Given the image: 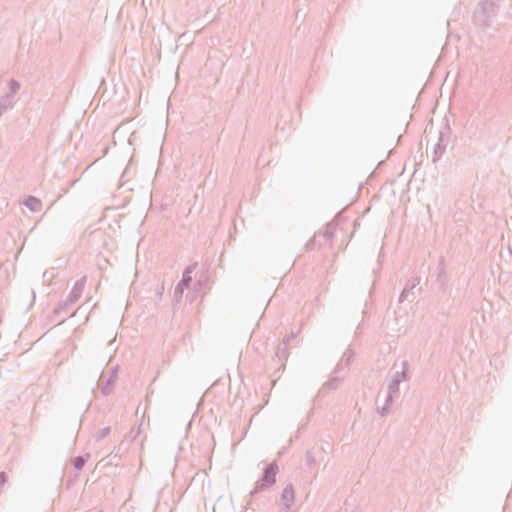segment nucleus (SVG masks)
I'll use <instances>...</instances> for the list:
<instances>
[{"label": "nucleus", "instance_id": "dca6fc26", "mask_svg": "<svg viewBox=\"0 0 512 512\" xmlns=\"http://www.w3.org/2000/svg\"><path fill=\"white\" fill-rule=\"evenodd\" d=\"M114 384H115V379L112 377H108L103 382L102 386L100 387L102 395H104V396L110 395L111 392L113 391Z\"/></svg>", "mask_w": 512, "mask_h": 512}, {"label": "nucleus", "instance_id": "f257e3e1", "mask_svg": "<svg viewBox=\"0 0 512 512\" xmlns=\"http://www.w3.org/2000/svg\"><path fill=\"white\" fill-rule=\"evenodd\" d=\"M87 277L83 276L82 278L78 279L74 286L72 287V290L67 295L66 299L62 302H59L58 305L53 309L52 314L48 316V320L53 323L54 318L58 316H63L62 319L56 323L54 326H58L63 324L69 316L67 315L68 310L80 299L85 285H86ZM74 314L70 315L72 317Z\"/></svg>", "mask_w": 512, "mask_h": 512}, {"label": "nucleus", "instance_id": "f03ea898", "mask_svg": "<svg viewBox=\"0 0 512 512\" xmlns=\"http://www.w3.org/2000/svg\"><path fill=\"white\" fill-rule=\"evenodd\" d=\"M278 473L279 467L276 460L272 461L271 463L265 466L261 477L257 480L254 488L249 493L250 499L247 500V505L251 503L252 496H254L257 493L267 491L275 485Z\"/></svg>", "mask_w": 512, "mask_h": 512}, {"label": "nucleus", "instance_id": "6ab92c4d", "mask_svg": "<svg viewBox=\"0 0 512 512\" xmlns=\"http://www.w3.org/2000/svg\"><path fill=\"white\" fill-rule=\"evenodd\" d=\"M305 463L309 468H313L316 465V457L312 450H307L305 455Z\"/></svg>", "mask_w": 512, "mask_h": 512}, {"label": "nucleus", "instance_id": "cd10ccee", "mask_svg": "<svg viewBox=\"0 0 512 512\" xmlns=\"http://www.w3.org/2000/svg\"><path fill=\"white\" fill-rule=\"evenodd\" d=\"M281 506H282V508H281L282 512H290V509L293 506V504L287 503V504H281Z\"/></svg>", "mask_w": 512, "mask_h": 512}, {"label": "nucleus", "instance_id": "aec40b11", "mask_svg": "<svg viewBox=\"0 0 512 512\" xmlns=\"http://www.w3.org/2000/svg\"><path fill=\"white\" fill-rule=\"evenodd\" d=\"M197 265H198L197 262H195V263H192L189 266H187L185 268V270L183 271L182 277H184V278L187 277V279L192 280L191 274L196 269Z\"/></svg>", "mask_w": 512, "mask_h": 512}, {"label": "nucleus", "instance_id": "5701e85b", "mask_svg": "<svg viewBox=\"0 0 512 512\" xmlns=\"http://www.w3.org/2000/svg\"><path fill=\"white\" fill-rule=\"evenodd\" d=\"M11 106V101L5 100L3 97L0 100V117L4 110H7Z\"/></svg>", "mask_w": 512, "mask_h": 512}, {"label": "nucleus", "instance_id": "f8f14e48", "mask_svg": "<svg viewBox=\"0 0 512 512\" xmlns=\"http://www.w3.org/2000/svg\"><path fill=\"white\" fill-rule=\"evenodd\" d=\"M23 203L32 212H38L42 208L41 200L35 196H28Z\"/></svg>", "mask_w": 512, "mask_h": 512}, {"label": "nucleus", "instance_id": "0eeeda50", "mask_svg": "<svg viewBox=\"0 0 512 512\" xmlns=\"http://www.w3.org/2000/svg\"><path fill=\"white\" fill-rule=\"evenodd\" d=\"M343 381V378L338 376H333L329 380H327L322 387L318 391V396L324 397L326 396L330 391L336 390L339 386V384Z\"/></svg>", "mask_w": 512, "mask_h": 512}, {"label": "nucleus", "instance_id": "7c9ffc66", "mask_svg": "<svg viewBox=\"0 0 512 512\" xmlns=\"http://www.w3.org/2000/svg\"><path fill=\"white\" fill-rule=\"evenodd\" d=\"M31 295H32V304L34 303L35 301V291L34 290H31Z\"/></svg>", "mask_w": 512, "mask_h": 512}, {"label": "nucleus", "instance_id": "a878e982", "mask_svg": "<svg viewBox=\"0 0 512 512\" xmlns=\"http://www.w3.org/2000/svg\"><path fill=\"white\" fill-rule=\"evenodd\" d=\"M393 397H394L393 395H390L387 393L384 405H389V407L391 408V406L393 404Z\"/></svg>", "mask_w": 512, "mask_h": 512}, {"label": "nucleus", "instance_id": "412c9836", "mask_svg": "<svg viewBox=\"0 0 512 512\" xmlns=\"http://www.w3.org/2000/svg\"><path fill=\"white\" fill-rule=\"evenodd\" d=\"M110 433V427H104L102 428L101 430H99L96 435H95V439L96 441H101L103 440L105 437H107Z\"/></svg>", "mask_w": 512, "mask_h": 512}, {"label": "nucleus", "instance_id": "b1692460", "mask_svg": "<svg viewBox=\"0 0 512 512\" xmlns=\"http://www.w3.org/2000/svg\"><path fill=\"white\" fill-rule=\"evenodd\" d=\"M377 411L381 416H385L389 413L390 407L389 405H383L382 407L378 408Z\"/></svg>", "mask_w": 512, "mask_h": 512}, {"label": "nucleus", "instance_id": "ddd939ff", "mask_svg": "<svg viewBox=\"0 0 512 512\" xmlns=\"http://www.w3.org/2000/svg\"><path fill=\"white\" fill-rule=\"evenodd\" d=\"M402 370L395 372L393 375L392 380H399V383L403 381L409 380L408 370H409V363L406 360H403L402 363Z\"/></svg>", "mask_w": 512, "mask_h": 512}, {"label": "nucleus", "instance_id": "a211bd4d", "mask_svg": "<svg viewBox=\"0 0 512 512\" xmlns=\"http://www.w3.org/2000/svg\"><path fill=\"white\" fill-rule=\"evenodd\" d=\"M399 386V380H391L387 388V393L393 396H398L400 392Z\"/></svg>", "mask_w": 512, "mask_h": 512}, {"label": "nucleus", "instance_id": "393cba45", "mask_svg": "<svg viewBox=\"0 0 512 512\" xmlns=\"http://www.w3.org/2000/svg\"><path fill=\"white\" fill-rule=\"evenodd\" d=\"M295 337H296V335H295L294 333H291L290 335H286V336L283 338V340H282L281 344H282V345L287 346V344H288V343H289L293 338H295Z\"/></svg>", "mask_w": 512, "mask_h": 512}, {"label": "nucleus", "instance_id": "39448f33", "mask_svg": "<svg viewBox=\"0 0 512 512\" xmlns=\"http://www.w3.org/2000/svg\"><path fill=\"white\" fill-rule=\"evenodd\" d=\"M450 134H451V130H450L449 125L447 124L445 126V128L442 131H440V133H439L438 142L436 143L434 150H433V158H432L433 163L440 160L441 157L443 156V154L445 153V150L450 141Z\"/></svg>", "mask_w": 512, "mask_h": 512}, {"label": "nucleus", "instance_id": "f3484780", "mask_svg": "<svg viewBox=\"0 0 512 512\" xmlns=\"http://www.w3.org/2000/svg\"><path fill=\"white\" fill-rule=\"evenodd\" d=\"M89 457H90V455L86 454L85 456L80 455V456L73 458L72 465H73L74 469L81 470L84 467V465L87 462V459Z\"/></svg>", "mask_w": 512, "mask_h": 512}, {"label": "nucleus", "instance_id": "2eb2a0df", "mask_svg": "<svg viewBox=\"0 0 512 512\" xmlns=\"http://www.w3.org/2000/svg\"><path fill=\"white\" fill-rule=\"evenodd\" d=\"M8 86H9V93L3 98L7 101L12 102V99L14 98V96L17 94V92L20 89V83L15 79H10Z\"/></svg>", "mask_w": 512, "mask_h": 512}, {"label": "nucleus", "instance_id": "4468645a", "mask_svg": "<svg viewBox=\"0 0 512 512\" xmlns=\"http://www.w3.org/2000/svg\"><path fill=\"white\" fill-rule=\"evenodd\" d=\"M289 357V349L287 346L279 344L277 351L274 356V360L277 358L279 361H283L281 364L282 367H285V362L287 361Z\"/></svg>", "mask_w": 512, "mask_h": 512}, {"label": "nucleus", "instance_id": "423d86ee", "mask_svg": "<svg viewBox=\"0 0 512 512\" xmlns=\"http://www.w3.org/2000/svg\"><path fill=\"white\" fill-rule=\"evenodd\" d=\"M437 282L439 284V289L441 291H445L447 284H448V278H447V272H446V266H445V259L444 257H440L437 268Z\"/></svg>", "mask_w": 512, "mask_h": 512}, {"label": "nucleus", "instance_id": "9b49d317", "mask_svg": "<svg viewBox=\"0 0 512 512\" xmlns=\"http://www.w3.org/2000/svg\"><path fill=\"white\" fill-rule=\"evenodd\" d=\"M420 280H421V278H420L419 276H416V277H414V278H412V279H410V280H408V281H407V283H406V285H405L404 289L402 290V292H401V294H400V296H399V302H401V303H402V302H404V301L407 299V297H408L409 293H410V292H411V291H412V290H413L417 285H419V284H420Z\"/></svg>", "mask_w": 512, "mask_h": 512}, {"label": "nucleus", "instance_id": "c85d7f7f", "mask_svg": "<svg viewBox=\"0 0 512 512\" xmlns=\"http://www.w3.org/2000/svg\"><path fill=\"white\" fill-rule=\"evenodd\" d=\"M117 370H118V367H113L111 370H110V375L109 377H112V378H116V373H117Z\"/></svg>", "mask_w": 512, "mask_h": 512}, {"label": "nucleus", "instance_id": "bb28decb", "mask_svg": "<svg viewBox=\"0 0 512 512\" xmlns=\"http://www.w3.org/2000/svg\"><path fill=\"white\" fill-rule=\"evenodd\" d=\"M139 427H141V425ZM139 432H140V428H138L137 431L132 430L130 432L129 437L131 438V441H134L137 438V436L139 435Z\"/></svg>", "mask_w": 512, "mask_h": 512}, {"label": "nucleus", "instance_id": "c756f323", "mask_svg": "<svg viewBox=\"0 0 512 512\" xmlns=\"http://www.w3.org/2000/svg\"><path fill=\"white\" fill-rule=\"evenodd\" d=\"M202 278H203V276H201V277L197 280V282H196V285H197V286H201V284H202Z\"/></svg>", "mask_w": 512, "mask_h": 512}, {"label": "nucleus", "instance_id": "20e7f679", "mask_svg": "<svg viewBox=\"0 0 512 512\" xmlns=\"http://www.w3.org/2000/svg\"><path fill=\"white\" fill-rule=\"evenodd\" d=\"M335 227V224L329 223L324 231L315 232L314 236L306 243V249L315 250L327 243L331 246Z\"/></svg>", "mask_w": 512, "mask_h": 512}, {"label": "nucleus", "instance_id": "1a4fd4ad", "mask_svg": "<svg viewBox=\"0 0 512 512\" xmlns=\"http://www.w3.org/2000/svg\"><path fill=\"white\" fill-rule=\"evenodd\" d=\"M191 282L192 280L187 279V277H182V279L178 282L173 293V301L176 304L181 301L184 290L190 286Z\"/></svg>", "mask_w": 512, "mask_h": 512}, {"label": "nucleus", "instance_id": "9d476101", "mask_svg": "<svg viewBox=\"0 0 512 512\" xmlns=\"http://www.w3.org/2000/svg\"><path fill=\"white\" fill-rule=\"evenodd\" d=\"M294 501H295L294 487H293L292 483H288L282 490L281 497H280V504H287V503L294 504Z\"/></svg>", "mask_w": 512, "mask_h": 512}, {"label": "nucleus", "instance_id": "7ed1b4c3", "mask_svg": "<svg viewBox=\"0 0 512 512\" xmlns=\"http://www.w3.org/2000/svg\"><path fill=\"white\" fill-rule=\"evenodd\" d=\"M498 10V0H481L473 14L475 23L481 27L489 26Z\"/></svg>", "mask_w": 512, "mask_h": 512}, {"label": "nucleus", "instance_id": "6e6552de", "mask_svg": "<svg viewBox=\"0 0 512 512\" xmlns=\"http://www.w3.org/2000/svg\"><path fill=\"white\" fill-rule=\"evenodd\" d=\"M353 357H354V351L351 348H347L344 351L341 360L336 365V367L334 369V372L338 373V372H340V371H342L344 369L349 370V366L351 364V361H352Z\"/></svg>", "mask_w": 512, "mask_h": 512}, {"label": "nucleus", "instance_id": "4be33fe9", "mask_svg": "<svg viewBox=\"0 0 512 512\" xmlns=\"http://www.w3.org/2000/svg\"><path fill=\"white\" fill-rule=\"evenodd\" d=\"M165 291V286H164V282L162 283H158L156 285V289H155V295L158 297L159 300L162 299V296H163V293Z\"/></svg>", "mask_w": 512, "mask_h": 512}]
</instances>
